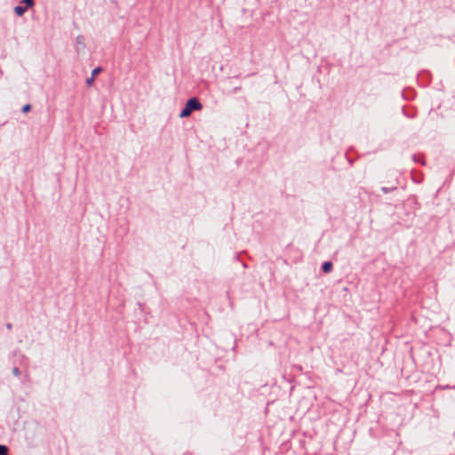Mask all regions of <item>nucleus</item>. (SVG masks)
Segmentation results:
<instances>
[{
	"label": "nucleus",
	"mask_w": 455,
	"mask_h": 455,
	"mask_svg": "<svg viewBox=\"0 0 455 455\" xmlns=\"http://www.w3.org/2000/svg\"><path fill=\"white\" fill-rule=\"evenodd\" d=\"M202 108L203 105L199 102V100L196 98H191L187 101L185 108L180 114V117H188L191 115L192 111L201 110Z\"/></svg>",
	"instance_id": "nucleus-1"
},
{
	"label": "nucleus",
	"mask_w": 455,
	"mask_h": 455,
	"mask_svg": "<svg viewBox=\"0 0 455 455\" xmlns=\"http://www.w3.org/2000/svg\"><path fill=\"white\" fill-rule=\"evenodd\" d=\"M101 72V68H94L92 71V76L91 77L87 78L86 79V84L88 86H91L92 85L93 82H94V79H95V76L100 74Z\"/></svg>",
	"instance_id": "nucleus-2"
},
{
	"label": "nucleus",
	"mask_w": 455,
	"mask_h": 455,
	"mask_svg": "<svg viewBox=\"0 0 455 455\" xmlns=\"http://www.w3.org/2000/svg\"><path fill=\"white\" fill-rule=\"evenodd\" d=\"M322 268H323V271L324 273H329V272H331V269H332V264H331V262H324V263L323 264Z\"/></svg>",
	"instance_id": "nucleus-3"
},
{
	"label": "nucleus",
	"mask_w": 455,
	"mask_h": 455,
	"mask_svg": "<svg viewBox=\"0 0 455 455\" xmlns=\"http://www.w3.org/2000/svg\"><path fill=\"white\" fill-rule=\"evenodd\" d=\"M27 6L23 7L19 5L15 7L14 12L17 15L21 16L27 11Z\"/></svg>",
	"instance_id": "nucleus-4"
},
{
	"label": "nucleus",
	"mask_w": 455,
	"mask_h": 455,
	"mask_svg": "<svg viewBox=\"0 0 455 455\" xmlns=\"http://www.w3.org/2000/svg\"><path fill=\"white\" fill-rule=\"evenodd\" d=\"M8 449L4 445L0 444V455H8Z\"/></svg>",
	"instance_id": "nucleus-5"
},
{
	"label": "nucleus",
	"mask_w": 455,
	"mask_h": 455,
	"mask_svg": "<svg viewBox=\"0 0 455 455\" xmlns=\"http://www.w3.org/2000/svg\"><path fill=\"white\" fill-rule=\"evenodd\" d=\"M23 3L26 4L27 7L34 5V0H23Z\"/></svg>",
	"instance_id": "nucleus-6"
},
{
	"label": "nucleus",
	"mask_w": 455,
	"mask_h": 455,
	"mask_svg": "<svg viewBox=\"0 0 455 455\" xmlns=\"http://www.w3.org/2000/svg\"><path fill=\"white\" fill-rule=\"evenodd\" d=\"M30 108H31L30 105H29V104H27V105H25V106L22 108V112H23V113H28V111H30Z\"/></svg>",
	"instance_id": "nucleus-7"
},
{
	"label": "nucleus",
	"mask_w": 455,
	"mask_h": 455,
	"mask_svg": "<svg viewBox=\"0 0 455 455\" xmlns=\"http://www.w3.org/2000/svg\"><path fill=\"white\" fill-rule=\"evenodd\" d=\"M13 373H14V374H16V375H18V374H19V371H18V369H17V368H15V369L13 370Z\"/></svg>",
	"instance_id": "nucleus-8"
}]
</instances>
